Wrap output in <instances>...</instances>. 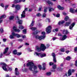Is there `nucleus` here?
<instances>
[{"label":"nucleus","mask_w":77,"mask_h":77,"mask_svg":"<svg viewBox=\"0 0 77 77\" xmlns=\"http://www.w3.org/2000/svg\"><path fill=\"white\" fill-rule=\"evenodd\" d=\"M53 69H56V65H55L53 66Z\"/></svg>","instance_id":"nucleus-44"},{"label":"nucleus","mask_w":77,"mask_h":77,"mask_svg":"<svg viewBox=\"0 0 77 77\" xmlns=\"http://www.w3.org/2000/svg\"><path fill=\"white\" fill-rule=\"evenodd\" d=\"M46 21H48V22L49 23V22H50V19H46Z\"/></svg>","instance_id":"nucleus-61"},{"label":"nucleus","mask_w":77,"mask_h":77,"mask_svg":"<svg viewBox=\"0 0 77 77\" xmlns=\"http://www.w3.org/2000/svg\"><path fill=\"white\" fill-rule=\"evenodd\" d=\"M35 54L38 57H45V56H46V54H41V53H38L37 52H35L34 55H35Z\"/></svg>","instance_id":"nucleus-4"},{"label":"nucleus","mask_w":77,"mask_h":77,"mask_svg":"<svg viewBox=\"0 0 77 77\" xmlns=\"http://www.w3.org/2000/svg\"><path fill=\"white\" fill-rule=\"evenodd\" d=\"M8 6H9L8 5H6V6H5V10H6V9H7V8H8Z\"/></svg>","instance_id":"nucleus-54"},{"label":"nucleus","mask_w":77,"mask_h":77,"mask_svg":"<svg viewBox=\"0 0 77 77\" xmlns=\"http://www.w3.org/2000/svg\"><path fill=\"white\" fill-rule=\"evenodd\" d=\"M2 56H3V54L2 53H1L0 54V58H1L2 57Z\"/></svg>","instance_id":"nucleus-55"},{"label":"nucleus","mask_w":77,"mask_h":77,"mask_svg":"<svg viewBox=\"0 0 77 77\" xmlns=\"http://www.w3.org/2000/svg\"><path fill=\"white\" fill-rule=\"evenodd\" d=\"M26 29H24L23 30V33L24 34H26Z\"/></svg>","instance_id":"nucleus-38"},{"label":"nucleus","mask_w":77,"mask_h":77,"mask_svg":"<svg viewBox=\"0 0 77 77\" xmlns=\"http://www.w3.org/2000/svg\"><path fill=\"white\" fill-rule=\"evenodd\" d=\"M25 11H27V8H26L25 9V11H23L22 14H21V18H24L26 16V13H25Z\"/></svg>","instance_id":"nucleus-8"},{"label":"nucleus","mask_w":77,"mask_h":77,"mask_svg":"<svg viewBox=\"0 0 77 77\" xmlns=\"http://www.w3.org/2000/svg\"><path fill=\"white\" fill-rule=\"evenodd\" d=\"M30 29H31L32 30L34 31L36 29V28L32 27V28H30Z\"/></svg>","instance_id":"nucleus-34"},{"label":"nucleus","mask_w":77,"mask_h":77,"mask_svg":"<svg viewBox=\"0 0 77 77\" xmlns=\"http://www.w3.org/2000/svg\"><path fill=\"white\" fill-rule=\"evenodd\" d=\"M38 67L40 69H41V66L40 65H39L38 66Z\"/></svg>","instance_id":"nucleus-59"},{"label":"nucleus","mask_w":77,"mask_h":77,"mask_svg":"<svg viewBox=\"0 0 77 77\" xmlns=\"http://www.w3.org/2000/svg\"><path fill=\"white\" fill-rule=\"evenodd\" d=\"M75 72V70L73 69H70L68 71V74H69V75H71V73L72 72Z\"/></svg>","instance_id":"nucleus-9"},{"label":"nucleus","mask_w":77,"mask_h":77,"mask_svg":"<svg viewBox=\"0 0 77 77\" xmlns=\"http://www.w3.org/2000/svg\"><path fill=\"white\" fill-rule=\"evenodd\" d=\"M71 59V57L69 56H68L66 58V60H69Z\"/></svg>","instance_id":"nucleus-31"},{"label":"nucleus","mask_w":77,"mask_h":77,"mask_svg":"<svg viewBox=\"0 0 77 77\" xmlns=\"http://www.w3.org/2000/svg\"><path fill=\"white\" fill-rule=\"evenodd\" d=\"M66 2L67 3H70V0H65Z\"/></svg>","instance_id":"nucleus-47"},{"label":"nucleus","mask_w":77,"mask_h":77,"mask_svg":"<svg viewBox=\"0 0 77 77\" xmlns=\"http://www.w3.org/2000/svg\"><path fill=\"white\" fill-rule=\"evenodd\" d=\"M13 29L15 32H20V30L18 29H17V27L15 26H14Z\"/></svg>","instance_id":"nucleus-12"},{"label":"nucleus","mask_w":77,"mask_h":77,"mask_svg":"<svg viewBox=\"0 0 77 77\" xmlns=\"http://www.w3.org/2000/svg\"><path fill=\"white\" fill-rule=\"evenodd\" d=\"M8 69L9 71H11L12 70V67H8Z\"/></svg>","instance_id":"nucleus-32"},{"label":"nucleus","mask_w":77,"mask_h":77,"mask_svg":"<svg viewBox=\"0 0 77 77\" xmlns=\"http://www.w3.org/2000/svg\"><path fill=\"white\" fill-rule=\"evenodd\" d=\"M57 8L60 10H63V9H64V8H63V7H61V6L60 5H58Z\"/></svg>","instance_id":"nucleus-16"},{"label":"nucleus","mask_w":77,"mask_h":77,"mask_svg":"<svg viewBox=\"0 0 77 77\" xmlns=\"http://www.w3.org/2000/svg\"><path fill=\"white\" fill-rule=\"evenodd\" d=\"M27 66H29V69L30 71H32V68H34V70L37 69V67L34 65L33 63L32 62H29L26 65Z\"/></svg>","instance_id":"nucleus-2"},{"label":"nucleus","mask_w":77,"mask_h":77,"mask_svg":"<svg viewBox=\"0 0 77 77\" xmlns=\"http://www.w3.org/2000/svg\"><path fill=\"white\" fill-rule=\"evenodd\" d=\"M75 65L76 66H77V60L75 61Z\"/></svg>","instance_id":"nucleus-52"},{"label":"nucleus","mask_w":77,"mask_h":77,"mask_svg":"<svg viewBox=\"0 0 77 77\" xmlns=\"http://www.w3.org/2000/svg\"><path fill=\"white\" fill-rule=\"evenodd\" d=\"M60 69V71H62V70H63V68H58L57 69V70H58V69Z\"/></svg>","instance_id":"nucleus-45"},{"label":"nucleus","mask_w":77,"mask_h":77,"mask_svg":"<svg viewBox=\"0 0 77 77\" xmlns=\"http://www.w3.org/2000/svg\"><path fill=\"white\" fill-rule=\"evenodd\" d=\"M47 3L50 5V6H53V3H52V2H51L50 1H48L47 2Z\"/></svg>","instance_id":"nucleus-22"},{"label":"nucleus","mask_w":77,"mask_h":77,"mask_svg":"<svg viewBox=\"0 0 77 77\" xmlns=\"http://www.w3.org/2000/svg\"><path fill=\"white\" fill-rule=\"evenodd\" d=\"M26 37L25 35L22 36V38H23V39H24V38H26Z\"/></svg>","instance_id":"nucleus-57"},{"label":"nucleus","mask_w":77,"mask_h":77,"mask_svg":"<svg viewBox=\"0 0 77 77\" xmlns=\"http://www.w3.org/2000/svg\"><path fill=\"white\" fill-rule=\"evenodd\" d=\"M54 11V9H53L51 7H49V12H51V11Z\"/></svg>","instance_id":"nucleus-19"},{"label":"nucleus","mask_w":77,"mask_h":77,"mask_svg":"<svg viewBox=\"0 0 77 77\" xmlns=\"http://www.w3.org/2000/svg\"><path fill=\"white\" fill-rule=\"evenodd\" d=\"M56 38L54 37L53 38V41H54V40H56Z\"/></svg>","instance_id":"nucleus-64"},{"label":"nucleus","mask_w":77,"mask_h":77,"mask_svg":"<svg viewBox=\"0 0 77 77\" xmlns=\"http://www.w3.org/2000/svg\"><path fill=\"white\" fill-rule=\"evenodd\" d=\"M70 24H71L70 22H66L65 24V26H69Z\"/></svg>","instance_id":"nucleus-25"},{"label":"nucleus","mask_w":77,"mask_h":77,"mask_svg":"<svg viewBox=\"0 0 77 77\" xmlns=\"http://www.w3.org/2000/svg\"><path fill=\"white\" fill-rule=\"evenodd\" d=\"M15 36V34L14 32H13L11 34V35L9 38L10 39H14V37Z\"/></svg>","instance_id":"nucleus-10"},{"label":"nucleus","mask_w":77,"mask_h":77,"mask_svg":"<svg viewBox=\"0 0 77 77\" xmlns=\"http://www.w3.org/2000/svg\"><path fill=\"white\" fill-rule=\"evenodd\" d=\"M66 75L67 76V77H68V76H69V75L68 74V73H66Z\"/></svg>","instance_id":"nucleus-63"},{"label":"nucleus","mask_w":77,"mask_h":77,"mask_svg":"<svg viewBox=\"0 0 77 77\" xmlns=\"http://www.w3.org/2000/svg\"><path fill=\"white\" fill-rule=\"evenodd\" d=\"M60 16V14H57L56 16V17H59Z\"/></svg>","instance_id":"nucleus-56"},{"label":"nucleus","mask_w":77,"mask_h":77,"mask_svg":"<svg viewBox=\"0 0 77 77\" xmlns=\"http://www.w3.org/2000/svg\"><path fill=\"white\" fill-rule=\"evenodd\" d=\"M13 53L14 54H17V51L16 50H14L13 51Z\"/></svg>","instance_id":"nucleus-35"},{"label":"nucleus","mask_w":77,"mask_h":77,"mask_svg":"<svg viewBox=\"0 0 77 77\" xmlns=\"http://www.w3.org/2000/svg\"><path fill=\"white\" fill-rule=\"evenodd\" d=\"M20 2H22V0H17V2L16 3H20Z\"/></svg>","instance_id":"nucleus-43"},{"label":"nucleus","mask_w":77,"mask_h":77,"mask_svg":"<svg viewBox=\"0 0 77 77\" xmlns=\"http://www.w3.org/2000/svg\"><path fill=\"white\" fill-rule=\"evenodd\" d=\"M50 47V45L48 44L47 45L46 47L43 44H42L41 45V46L39 47L38 46L36 47V50H37L38 52L41 51V50L42 51H44L46 48H48Z\"/></svg>","instance_id":"nucleus-1"},{"label":"nucleus","mask_w":77,"mask_h":77,"mask_svg":"<svg viewBox=\"0 0 77 77\" xmlns=\"http://www.w3.org/2000/svg\"><path fill=\"white\" fill-rule=\"evenodd\" d=\"M14 18V16H11L9 17L10 20H13Z\"/></svg>","instance_id":"nucleus-33"},{"label":"nucleus","mask_w":77,"mask_h":77,"mask_svg":"<svg viewBox=\"0 0 77 77\" xmlns=\"http://www.w3.org/2000/svg\"><path fill=\"white\" fill-rule=\"evenodd\" d=\"M15 8L17 10H18V9H20V6L19 5H17L16 6Z\"/></svg>","instance_id":"nucleus-23"},{"label":"nucleus","mask_w":77,"mask_h":77,"mask_svg":"<svg viewBox=\"0 0 77 77\" xmlns=\"http://www.w3.org/2000/svg\"><path fill=\"white\" fill-rule=\"evenodd\" d=\"M63 34L66 35L68 33V31L67 30H63Z\"/></svg>","instance_id":"nucleus-20"},{"label":"nucleus","mask_w":77,"mask_h":77,"mask_svg":"<svg viewBox=\"0 0 77 77\" xmlns=\"http://www.w3.org/2000/svg\"><path fill=\"white\" fill-rule=\"evenodd\" d=\"M18 2V0H15L14 2V3H16V2Z\"/></svg>","instance_id":"nucleus-58"},{"label":"nucleus","mask_w":77,"mask_h":77,"mask_svg":"<svg viewBox=\"0 0 77 77\" xmlns=\"http://www.w3.org/2000/svg\"><path fill=\"white\" fill-rule=\"evenodd\" d=\"M17 18L18 20V23L19 24H20L19 25V29L22 30L24 29V26L21 25V24H22V23H23V21L22 20H20L18 16H17Z\"/></svg>","instance_id":"nucleus-3"},{"label":"nucleus","mask_w":77,"mask_h":77,"mask_svg":"<svg viewBox=\"0 0 77 77\" xmlns=\"http://www.w3.org/2000/svg\"><path fill=\"white\" fill-rule=\"evenodd\" d=\"M15 74L16 75H18V74H19V72H18V68H16L15 69Z\"/></svg>","instance_id":"nucleus-14"},{"label":"nucleus","mask_w":77,"mask_h":77,"mask_svg":"<svg viewBox=\"0 0 77 77\" xmlns=\"http://www.w3.org/2000/svg\"><path fill=\"white\" fill-rule=\"evenodd\" d=\"M67 36L66 35H64L63 36V38H60V40L63 41L65 39H66L67 38Z\"/></svg>","instance_id":"nucleus-13"},{"label":"nucleus","mask_w":77,"mask_h":77,"mask_svg":"<svg viewBox=\"0 0 77 77\" xmlns=\"http://www.w3.org/2000/svg\"><path fill=\"white\" fill-rule=\"evenodd\" d=\"M18 41H20V42H23V39H19L18 40Z\"/></svg>","instance_id":"nucleus-50"},{"label":"nucleus","mask_w":77,"mask_h":77,"mask_svg":"<svg viewBox=\"0 0 77 77\" xmlns=\"http://www.w3.org/2000/svg\"><path fill=\"white\" fill-rule=\"evenodd\" d=\"M69 19V17H68V16H67L65 17L64 20H65V21H68Z\"/></svg>","instance_id":"nucleus-27"},{"label":"nucleus","mask_w":77,"mask_h":77,"mask_svg":"<svg viewBox=\"0 0 77 77\" xmlns=\"http://www.w3.org/2000/svg\"><path fill=\"white\" fill-rule=\"evenodd\" d=\"M62 14L63 15H66V13H65V12H63Z\"/></svg>","instance_id":"nucleus-62"},{"label":"nucleus","mask_w":77,"mask_h":77,"mask_svg":"<svg viewBox=\"0 0 77 77\" xmlns=\"http://www.w3.org/2000/svg\"><path fill=\"white\" fill-rule=\"evenodd\" d=\"M1 65H2V68L3 70L5 71H8V69H7V68L6 67V64L4 63H1Z\"/></svg>","instance_id":"nucleus-6"},{"label":"nucleus","mask_w":77,"mask_h":77,"mask_svg":"<svg viewBox=\"0 0 77 77\" xmlns=\"http://www.w3.org/2000/svg\"><path fill=\"white\" fill-rule=\"evenodd\" d=\"M65 50L63 48H62L61 49L60 51L62 52H64L65 51Z\"/></svg>","instance_id":"nucleus-37"},{"label":"nucleus","mask_w":77,"mask_h":77,"mask_svg":"<svg viewBox=\"0 0 77 77\" xmlns=\"http://www.w3.org/2000/svg\"><path fill=\"white\" fill-rule=\"evenodd\" d=\"M58 30H59V29L58 28H56L53 30V32H58Z\"/></svg>","instance_id":"nucleus-30"},{"label":"nucleus","mask_w":77,"mask_h":77,"mask_svg":"<svg viewBox=\"0 0 77 77\" xmlns=\"http://www.w3.org/2000/svg\"><path fill=\"white\" fill-rule=\"evenodd\" d=\"M37 17H40L41 16V14L39 13H37L36 14Z\"/></svg>","instance_id":"nucleus-41"},{"label":"nucleus","mask_w":77,"mask_h":77,"mask_svg":"<svg viewBox=\"0 0 77 77\" xmlns=\"http://www.w3.org/2000/svg\"><path fill=\"white\" fill-rule=\"evenodd\" d=\"M47 75H51V72H48L47 73Z\"/></svg>","instance_id":"nucleus-40"},{"label":"nucleus","mask_w":77,"mask_h":77,"mask_svg":"<svg viewBox=\"0 0 77 77\" xmlns=\"http://www.w3.org/2000/svg\"><path fill=\"white\" fill-rule=\"evenodd\" d=\"M6 15H4L2 16L1 17H0V20H1V19H2V18H5L6 17Z\"/></svg>","instance_id":"nucleus-28"},{"label":"nucleus","mask_w":77,"mask_h":77,"mask_svg":"<svg viewBox=\"0 0 77 77\" xmlns=\"http://www.w3.org/2000/svg\"><path fill=\"white\" fill-rule=\"evenodd\" d=\"M28 70L27 69H23V72H27Z\"/></svg>","instance_id":"nucleus-39"},{"label":"nucleus","mask_w":77,"mask_h":77,"mask_svg":"<svg viewBox=\"0 0 77 77\" xmlns=\"http://www.w3.org/2000/svg\"><path fill=\"white\" fill-rule=\"evenodd\" d=\"M9 49V48H7L5 50V51L4 52V54H6L8 52V49Z\"/></svg>","instance_id":"nucleus-24"},{"label":"nucleus","mask_w":77,"mask_h":77,"mask_svg":"<svg viewBox=\"0 0 77 77\" xmlns=\"http://www.w3.org/2000/svg\"><path fill=\"white\" fill-rule=\"evenodd\" d=\"M46 30L48 33H50L51 31V26H48L46 28Z\"/></svg>","instance_id":"nucleus-7"},{"label":"nucleus","mask_w":77,"mask_h":77,"mask_svg":"<svg viewBox=\"0 0 77 77\" xmlns=\"http://www.w3.org/2000/svg\"><path fill=\"white\" fill-rule=\"evenodd\" d=\"M69 11L72 14H74L75 13V10L73 8H70L69 9Z\"/></svg>","instance_id":"nucleus-15"},{"label":"nucleus","mask_w":77,"mask_h":77,"mask_svg":"<svg viewBox=\"0 0 77 77\" xmlns=\"http://www.w3.org/2000/svg\"><path fill=\"white\" fill-rule=\"evenodd\" d=\"M38 72V71H37L34 70V71H33V73L36 74V73H37Z\"/></svg>","instance_id":"nucleus-42"},{"label":"nucleus","mask_w":77,"mask_h":77,"mask_svg":"<svg viewBox=\"0 0 77 77\" xmlns=\"http://www.w3.org/2000/svg\"><path fill=\"white\" fill-rule=\"evenodd\" d=\"M54 63H53L51 62L50 63L49 65H53Z\"/></svg>","instance_id":"nucleus-51"},{"label":"nucleus","mask_w":77,"mask_h":77,"mask_svg":"<svg viewBox=\"0 0 77 77\" xmlns=\"http://www.w3.org/2000/svg\"><path fill=\"white\" fill-rule=\"evenodd\" d=\"M42 17H46V14H45V13H44L43 14Z\"/></svg>","instance_id":"nucleus-46"},{"label":"nucleus","mask_w":77,"mask_h":77,"mask_svg":"<svg viewBox=\"0 0 77 77\" xmlns=\"http://www.w3.org/2000/svg\"><path fill=\"white\" fill-rule=\"evenodd\" d=\"M45 38V35L41 36H39V35H36L35 36V38L37 39H39L40 40L44 39Z\"/></svg>","instance_id":"nucleus-5"},{"label":"nucleus","mask_w":77,"mask_h":77,"mask_svg":"<svg viewBox=\"0 0 77 77\" xmlns=\"http://www.w3.org/2000/svg\"><path fill=\"white\" fill-rule=\"evenodd\" d=\"M74 25H75V23H73L69 26V29L70 30H72L73 27L74 26Z\"/></svg>","instance_id":"nucleus-17"},{"label":"nucleus","mask_w":77,"mask_h":77,"mask_svg":"<svg viewBox=\"0 0 77 77\" xmlns=\"http://www.w3.org/2000/svg\"><path fill=\"white\" fill-rule=\"evenodd\" d=\"M65 23V21L64 20H62L61 21H60L59 23H58V24L59 25H60V24H63Z\"/></svg>","instance_id":"nucleus-21"},{"label":"nucleus","mask_w":77,"mask_h":77,"mask_svg":"<svg viewBox=\"0 0 77 77\" xmlns=\"http://www.w3.org/2000/svg\"><path fill=\"white\" fill-rule=\"evenodd\" d=\"M43 68H42V70H45V69H46L45 68V63H43Z\"/></svg>","instance_id":"nucleus-18"},{"label":"nucleus","mask_w":77,"mask_h":77,"mask_svg":"<svg viewBox=\"0 0 77 77\" xmlns=\"http://www.w3.org/2000/svg\"><path fill=\"white\" fill-rule=\"evenodd\" d=\"M17 54L18 56H20V55H21V53L18 52L17 53Z\"/></svg>","instance_id":"nucleus-48"},{"label":"nucleus","mask_w":77,"mask_h":77,"mask_svg":"<svg viewBox=\"0 0 77 77\" xmlns=\"http://www.w3.org/2000/svg\"><path fill=\"white\" fill-rule=\"evenodd\" d=\"M52 56L53 57V61L55 63L56 62V55L54 53H53L52 54Z\"/></svg>","instance_id":"nucleus-11"},{"label":"nucleus","mask_w":77,"mask_h":77,"mask_svg":"<svg viewBox=\"0 0 77 77\" xmlns=\"http://www.w3.org/2000/svg\"><path fill=\"white\" fill-rule=\"evenodd\" d=\"M0 32H3V29H0Z\"/></svg>","instance_id":"nucleus-60"},{"label":"nucleus","mask_w":77,"mask_h":77,"mask_svg":"<svg viewBox=\"0 0 77 77\" xmlns=\"http://www.w3.org/2000/svg\"><path fill=\"white\" fill-rule=\"evenodd\" d=\"M35 23V21H32L31 24L29 26L30 27H32V26H33V25H34L33 23Z\"/></svg>","instance_id":"nucleus-29"},{"label":"nucleus","mask_w":77,"mask_h":77,"mask_svg":"<svg viewBox=\"0 0 77 77\" xmlns=\"http://www.w3.org/2000/svg\"><path fill=\"white\" fill-rule=\"evenodd\" d=\"M15 36H16L17 38H20V37H21V35L18 34H15Z\"/></svg>","instance_id":"nucleus-26"},{"label":"nucleus","mask_w":77,"mask_h":77,"mask_svg":"<svg viewBox=\"0 0 77 77\" xmlns=\"http://www.w3.org/2000/svg\"><path fill=\"white\" fill-rule=\"evenodd\" d=\"M42 35H45V32H42Z\"/></svg>","instance_id":"nucleus-49"},{"label":"nucleus","mask_w":77,"mask_h":77,"mask_svg":"<svg viewBox=\"0 0 77 77\" xmlns=\"http://www.w3.org/2000/svg\"><path fill=\"white\" fill-rule=\"evenodd\" d=\"M1 6L2 7V8H4V5H3V4L1 3Z\"/></svg>","instance_id":"nucleus-53"},{"label":"nucleus","mask_w":77,"mask_h":77,"mask_svg":"<svg viewBox=\"0 0 77 77\" xmlns=\"http://www.w3.org/2000/svg\"><path fill=\"white\" fill-rule=\"evenodd\" d=\"M47 8H44V12H47Z\"/></svg>","instance_id":"nucleus-36"}]
</instances>
